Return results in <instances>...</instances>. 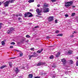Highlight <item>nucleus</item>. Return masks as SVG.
Segmentation results:
<instances>
[{
    "label": "nucleus",
    "instance_id": "nucleus-31",
    "mask_svg": "<svg viewBox=\"0 0 78 78\" xmlns=\"http://www.w3.org/2000/svg\"><path fill=\"white\" fill-rule=\"evenodd\" d=\"M55 23H58V20H55Z\"/></svg>",
    "mask_w": 78,
    "mask_h": 78
},
{
    "label": "nucleus",
    "instance_id": "nucleus-42",
    "mask_svg": "<svg viewBox=\"0 0 78 78\" xmlns=\"http://www.w3.org/2000/svg\"><path fill=\"white\" fill-rule=\"evenodd\" d=\"M46 38H47V39H49V38H50V37H46Z\"/></svg>",
    "mask_w": 78,
    "mask_h": 78
},
{
    "label": "nucleus",
    "instance_id": "nucleus-9",
    "mask_svg": "<svg viewBox=\"0 0 78 78\" xmlns=\"http://www.w3.org/2000/svg\"><path fill=\"white\" fill-rule=\"evenodd\" d=\"M43 6H44V7H48L49 5L46 3H45L43 5Z\"/></svg>",
    "mask_w": 78,
    "mask_h": 78
},
{
    "label": "nucleus",
    "instance_id": "nucleus-23",
    "mask_svg": "<svg viewBox=\"0 0 78 78\" xmlns=\"http://www.w3.org/2000/svg\"><path fill=\"white\" fill-rule=\"evenodd\" d=\"M14 30V29L13 28V27H12L10 28V31H11V32H12V31H13V30Z\"/></svg>",
    "mask_w": 78,
    "mask_h": 78
},
{
    "label": "nucleus",
    "instance_id": "nucleus-20",
    "mask_svg": "<svg viewBox=\"0 0 78 78\" xmlns=\"http://www.w3.org/2000/svg\"><path fill=\"white\" fill-rule=\"evenodd\" d=\"M42 64L41 62H39L37 64V66H41Z\"/></svg>",
    "mask_w": 78,
    "mask_h": 78
},
{
    "label": "nucleus",
    "instance_id": "nucleus-18",
    "mask_svg": "<svg viewBox=\"0 0 78 78\" xmlns=\"http://www.w3.org/2000/svg\"><path fill=\"white\" fill-rule=\"evenodd\" d=\"M63 34H59L57 35V36H62Z\"/></svg>",
    "mask_w": 78,
    "mask_h": 78
},
{
    "label": "nucleus",
    "instance_id": "nucleus-22",
    "mask_svg": "<svg viewBox=\"0 0 78 78\" xmlns=\"http://www.w3.org/2000/svg\"><path fill=\"white\" fill-rule=\"evenodd\" d=\"M28 57H29V59H31V58H33V57L32 56V55H29L28 56Z\"/></svg>",
    "mask_w": 78,
    "mask_h": 78
},
{
    "label": "nucleus",
    "instance_id": "nucleus-28",
    "mask_svg": "<svg viewBox=\"0 0 78 78\" xmlns=\"http://www.w3.org/2000/svg\"><path fill=\"white\" fill-rule=\"evenodd\" d=\"M30 50H32L33 51H34V48H31L30 49Z\"/></svg>",
    "mask_w": 78,
    "mask_h": 78
},
{
    "label": "nucleus",
    "instance_id": "nucleus-25",
    "mask_svg": "<svg viewBox=\"0 0 78 78\" xmlns=\"http://www.w3.org/2000/svg\"><path fill=\"white\" fill-rule=\"evenodd\" d=\"M55 33L56 34H58V33H59V30H57L55 31Z\"/></svg>",
    "mask_w": 78,
    "mask_h": 78
},
{
    "label": "nucleus",
    "instance_id": "nucleus-36",
    "mask_svg": "<svg viewBox=\"0 0 78 78\" xmlns=\"http://www.w3.org/2000/svg\"><path fill=\"white\" fill-rule=\"evenodd\" d=\"M51 1L52 2H56V0H51Z\"/></svg>",
    "mask_w": 78,
    "mask_h": 78
},
{
    "label": "nucleus",
    "instance_id": "nucleus-5",
    "mask_svg": "<svg viewBox=\"0 0 78 78\" xmlns=\"http://www.w3.org/2000/svg\"><path fill=\"white\" fill-rule=\"evenodd\" d=\"M36 11L38 13V15L39 16H41V10H39V9H36Z\"/></svg>",
    "mask_w": 78,
    "mask_h": 78
},
{
    "label": "nucleus",
    "instance_id": "nucleus-26",
    "mask_svg": "<svg viewBox=\"0 0 78 78\" xmlns=\"http://www.w3.org/2000/svg\"><path fill=\"white\" fill-rule=\"evenodd\" d=\"M26 37H27V38H30V36L28 35H27L26 36Z\"/></svg>",
    "mask_w": 78,
    "mask_h": 78
},
{
    "label": "nucleus",
    "instance_id": "nucleus-49",
    "mask_svg": "<svg viewBox=\"0 0 78 78\" xmlns=\"http://www.w3.org/2000/svg\"><path fill=\"white\" fill-rule=\"evenodd\" d=\"M0 5H1V2H0Z\"/></svg>",
    "mask_w": 78,
    "mask_h": 78
},
{
    "label": "nucleus",
    "instance_id": "nucleus-33",
    "mask_svg": "<svg viewBox=\"0 0 78 78\" xmlns=\"http://www.w3.org/2000/svg\"><path fill=\"white\" fill-rule=\"evenodd\" d=\"M65 17H67L69 16V15H68V14H66L65 15Z\"/></svg>",
    "mask_w": 78,
    "mask_h": 78
},
{
    "label": "nucleus",
    "instance_id": "nucleus-6",
    "mask_svg": "<svg viewBox=\"0 0 78 78\" xmlns=\"http://www.w3.org/2000/svg\"><path fill=\"white\" fill-rule=\"evenodd\" d=\"M53 18H54V17L53 16H49L48 18V21H49V22L53 21Z\"/></svg>",
    "mask_w": 78,
    "mask_h": 78
},
{
    "label": "nucleus",
    "instance_id": "nucleus-2",
    "mask_svg": "<svg viewBox=\"0 0 78 78\" xmlns=\"http://www.w3.org/2000/svg\"><path fill=\"white\" fill-rule=\"evenodd\" d=\"M72 3H73V2L72 1L66 2L65 3V6L66 7H69V6H70L72 5Z\"/></svg>",
    "mask_w": 78,
    "mask_h": 78
},
{
    "label": "nucleus",
    "instance_id": "nucleus-17",
    "mask_svg": "<svg viewBox=\"0 0 78 78\" xmlns=\"http://www.w3.org/2000/svg\"><path fill=\"white\" fill-rule=\"evenodd\" d=\"M29 78H33V75L31 74H30L29 75Z\"/></svg>",
    "mask_w": 78,
    "mask_h": 78
},
{
    "label": "nucleus",
    "instance_id": "nucleus-44",
    "mask_svg": "<svg viewBox=\"0 0 78 78\" xmlns=\"http://www.w3.org/2000/svg\"><path fill=\"white\" fill-rule=\"evenodd\" d=\"M16 17H19V15L18 14H17L16 15Z\"/></svg>",
    "mask_w": 78,
    "mask_h": 78
},
{
    "label": "nucleus",
    "instance_id": "nucleus-14",
    "mask_svg": "<svg viewBox=\"0 0 78 78\" xmlns=\"http://www.w3.org/2000/svg\"><path fill=\"white\" fill-rule=\"evenodd\" d=\"M60 52H58L57 54L56 55V57H59V55H60Z\"/></svg>",
    "mask_w": 78,
    "mask_h": 78
},
{
    "label": "nucleus",
    "instance_id": "nucleus-48",
    "mask_svg": "<svg viewBox=\"0 0 78 78\" xmlns=\"http://www.w3.org/2000/svg\"><path fill=\"white\" fill-rule=\"evenodd\" d=\"M15 51H18V50H16Z\"/></svg>",
    "mask_w": 78,
    "mask_h": 78
},
{
    "label": "nucleus",
    "instance_id": "nucleus-35",
    "mask_svg": "<svg viewBox=\"0 0 78 78\" xmlns=\"http://www.w3.org/2000/svg\"><path fill=\"white\" fill-rule=\"evenodd\" d=\"M2 23H0V29L1 28V27H2Z\"/></svg>",
    "mask_w": 78,
    "mask_h": 78
},
{
    "label": "nucleus",
    "instance_id": "nucleus-47",
    "mask_svg": "<svg viewBox=\"0 0 78 78\" xmlns=\"http://www.w3.org/2000/svg\"><path fill=\"white\" fill-rule=\"evenodd\" d=\"M30 11H32V10L30 9Z\"/></svg>",
    "mask_w": 78,
    "mask_h": 78
},
{
    "label": "nucleus",
    "instance_id": "nucleus-24",
    "mask_svg": "<svg viewBox=\"0 0 78 78\" xmlns=\"http://www.w3.org/2000/svg\"><path fill=\"white\" fill-rule=\"evenodd\" d=\"M54 58V56H53V55H51L50 57L49 58H50V59H53V58Z\"/></svg>",
    "mask_w": 78,
    "mask_h": 78
},
{
    "label": "nucleus",
    "instance_id": "nucleus-32",
    "mask_svg": "<svg viewBox=\"0 0 78 78\" xmlns=\"http://www.w3.org/2000/svg\"><path fill=\"white\" fill-rule=\"evenodd\" d=\"M76 66H78V61L76 62Z\"/></svg>",
    "mask_w": 78,
    "mask_h": 78
},
{
    "label": "nucleus",
    "instance_id": "nucleus-53",
    "mask_svg": "<svg viewBox=\"0 0 78 78\" xmlns=\"http://www.w3.org/2000/svg\"><path fill=\"white\" fill-rule=\"evenodd\" d=\"M49 47H51V46H49Z\"/></svg>",
    "mask_w": 78,
    "mask_h": 78
},
{
    "label": "nucleus",
    "instance_id": "nucleus-38",
    "mask_svg": "<svg viewBox=\"0 0 78 78\" xmlns=\"http://www.w3.org/2000/svg\"><path fill=\"white\" fill-rule=\"evenodd\" d=\"M40 6H41V5H40V4H38L37 5V7H40Z\"/></svg>",
    "mask_w": 78,
    "mask_h": 78
},
{
    "label": "nucleus",
    "instance_id": "nucleus-1",
    "mask_svg": "<svg viewBox=\"0 0 78 78\" xmlns=\"http://www.w3.org/2000/svg\"><path fill=\"white\" fill-rule=\"evenodd\" d=\"M14 2V0L8 1L6 2L5 3H4V6H5V7H7V6H9V3H13Z\"/></svg>",
    "mask_w": 78,
    "mask_h": 78
},
{
    "label": "nucleus",
    "instance_id": "nucleus-21",
    "mask_svg": "<svg viewBox=\"0 0 78 78\" xmlns=\"http://www.w3.org/2000/svg\"><path fill=\"white\" fill-rule=\"evenodd\" d=\"M1 43L2 45H5V41H2Z\"/></svg>",
    "mask_w": 78,
    "mask_h": 78
},
{
    "label": "nucleus",
    "instance_id": "nucleus-3",
    "mask_svg": "<svg viewBox=\"0 0 78 78\" xmlns=\"http://www.w3.org/2000/svg\"><path fill=\"white\" fill-rule=\"evenodd\" d=\"M24 16L25 17H27V16H28L29 17H31L33 16V15L31 14V13H30V12H27V13H25L24 14Z\"/></svg>",
    "mask_w": 78,
    "mask_h": 78
},
{
    "label": "nucleus",
    "instance_id": "nucleus-46",
    "mask_svg": "<svg viewBox=\"0 0 78 78\" xmlns=\"http://www.w3.org/2000/svg\"><path fill=\"white\" fill-rule=\"evenodd\" d=\"M73 8H75V6H73Z\"/></svg>",
    "mask_w": 78,
    "mask_h": 78
},
{
    "label": "nucleus",
    "instance_id": "nucleus-7",
    "mask_svg": "<svg viewBox=\"0 0 78 78\" xmlns=\"http://www.w3.org/2000/svg\"><path fill=\"white\" fill-rule=\"evenodd\" d=\"M61 61L62 62L63 65H65L66 64V60L65 58H63L61 60Z\"/></svg>",
    "mask_w": 78,
    "mask_h": 78
},
{
    "label": "nucleus",
    "instance_id": "nucleus-12",
    "mask_svg": "<svg viewBox=\"0 0 78 78\" xmlns=\"http://www.w3.org/2000/svg\"><path fill=\"white\" fill-rule=\"evenodd\" d=\"M42 50H43V49H41V50H38L37 51V53H41L42 51Z\"/></svg>",
    "mask_w": 78,
    "mask_h": 78
},
{
    "label": "nucleus",
    "instance_id": "nucleus-41",
    "mask_svg": "<svg viewBox=\"0 0 78 78\" xmlns=\"http://www.w3.org/2000/svg\"><path fill=\"white\" fill-rule=\"evenodd\" d=\"M34 78H40V77H37V76H36V77H34Z\"/></svg>",
    "mask_w": 78,
    "mask_h": 78
},
{
    "label": "nucleus",
    "instance_id": "nucleus-40",
    "mask_svg": "<svg viewBox=\"0 0 78 78\" xmlns=\"http://www.w3.org/2000/svg\"><path fill=\"white\" fill-rule=\"evenodd\" d=\"M53 67H54V68H56V67L55 66H52Z\"/></svg>",
    "mask_w": 78,
    "mask_h": 78
},
{
    "label": "nucleus",
    "instance_id": "nucleus-30",
    "mask_svg": "<svg viewBox=\"0 0 78 78\" xmlns=\"http://www.w3.org/2000/svg\"><path fill=\"white\" fill-rule=\"evenodd\" d=\"M20 56L21 57V56H23V53H21L20 54Z\"/></svg>",
    "mask_w": 78,
    "mask_h": 78
},
{
    "label": "nucleus",
    "instance_id": "nucleus-16",
    "mask_svg": "<svg viewBox=\"0 0 78 78\" xmlns=\"http://www.w3.org/2000/svg\"><path fill=\"white\" fill-rule=\"evenodd\" d=\"M7 33L8 34H10L11 33H12V32H11V30H8L7 31Z\"/></svg>",
    "mask_w": 78,
    "mask_h": 78
},
{
    "label": "nucleus",
    "instance_id": "nucleus-4",
    "mask_svg": "<svg viewBox=\"0 0 78 78\" xmlns=\"http://www.w3.org/2000/svg\"><path fill=\"white\" fill-rule=\"evenodd\" d=\"M43 11L44 12V13H47V12H48L49 11H50V9H49V8H45L44 9Z\"/></svg>",
    "mask_w": 78,
    "mask_h": 78
},
{
    "label": "nucleus",
    "instance_id": "nucleus-51",
    "mask_svg": "<svg viewBox=\"0 0 78 78\" xmlns=\"http://www.w3.org/2000/svg\"><path fill=\"white\" fill-rule=\"evenodd\" d=\"M16 57H14V58H12V59H13V58H15Z\"/></svg>",
    "mask_w": 78,
    "mask_h": 78
},
{
    "label": "nucleus",
    "instance_id": "nucleus-37",
    "mask_svg": "<svg viewBox=\"0 0 78 78\" xmlns=\"http://www.w3.org/2000/svg\"><path fill=\"white\" fill-rule=\"evenodd\" d=\"M19 16L20 17H21V16H22V14H21V13H19Z\"/></svg>",
    "mask_w": 78,
    "mask_h": 78
},
{
    "label": "nucleus",
    "instance_id": "nucleus-10",
    "mask_svg": "<svg viewBox=\"0 0 78 78\" xmlns=\"http://www.w3.org/2000/svg\"><path fill=\"white\" fill-rule=\"evenodd\" d=\"M7 67L6 65H3L0 67V69H3L5 68V67Z\"/></svg>",
    "mask_w": 78,
    "mask_h": 78
},
{
    "label": "nucleus",
    "instance_id": "nucleus-27",
    "mask_svg": "<svg viewBox=\"0 0 78 78\" xmlns=\"http://www.w3.org/2000/svg\"><path fill=\"white\" fill-rule=\"evenodd\" d=\"M11 45H15V43L14 42H12L10 43Z\"/></svg>",
    "mask_w": 78,
    "mask_h": 78
},
{
    "label": "nucleus",
    "instance_id": "nucleus-50",
    "mask_svg": "<svg viewBox=\"0 0 78 78\" xmlns=\"http://www.w3.org/2000/svg\"><path fill=\"white\" fill-rule=\"evenodd\" d=\"M74 33H75L76 32L75 31H74Z\"/></svg>",
    "mask_w": 78,
    "mask_h": 78
},
{
    "label": "nucleus",
    "instance_id": "nucleus-13",
    "mask_svg": "<svg viewBox=\"0 0 78 78\" xmlns=\"http://www.w3.org/2000/svg\"><path fill=\"white\" fill-rule=\"evenodd\" d=\"M34 2V0H29L28 1V3H33Z\"/></svg>",
    "mask_w": 78,
    "mask_h": 78
},
{
    "label": "nucleus",
    "instance_id": "nucleus-52",
    "mask_svg": "<svg viewBox=\"0 0 78 78\" xmlns=\"http://www.w3.org/2000/svg\"><path fill=\"white\" fill-rule=\"evenodd\" d=\"M76 59H78V57L77 58H76Z\"/></svg>",
    "mask_w": 78,
    "mask_h": 78
},
{
    "label": "nucleus",
    "instance_id": "nucleus-39",
    "mask_svg": "<svg viewBox=\"0 0 78 78\" xmlns=\"http://www.w3.org/2000/svg\"><path fill=\"white\" fill-rule=\"evenodd\" d=\"M39 28V26H37L35 27V28Z\"/></svg>",
    "mask_w": 78,
    "mask_h": 78
},
{
    "label": "nucleus",
    "instance_id": "nucleus-15",
    "mask_svg": "<svg viewBox=\"0 0 78 78\" xmlns=\"http://www.w3.org/2000/svg\"><path fill=\"white\" fill-rule=\"evenodd\" d=\"M72 53V51H68V54L70 55Z\"/></svg>",
    "mask_w": 78,
    "mask_h": 78
},
{
    "label": "nucleus",
    "instance_id": "nucleus-45",
    "mask_svg": "<svg viewBox=\"0 0 78 78\" xmlns=\"http://www.w3.org/2000/svg\"><path fill=\"white\" fill-rule=\"evenodd\" d=\"M10 48H13V46H10Z\"/></svg>",
    "mask_w": 78,
    "mask_h": 78
},
{
    "label": "nucleus",
    "instance_id": "nucleus-19",
    "mask_svg": "<svg viewBox=\"0 0 78 78\" xmlns=\"http://www.w3.org/2000/svg\"><path fill=\"white\" fill-rule=\"evenodd\" d=\"M9 66H10V67H12V63H11V62H9Z\"/></svg>",
    "mask_w": 78,
    "mask_h": 78
},
{
    "label": "nucleus",
    "instance_id": "nucleus-34",
    "mask_svg": "<svg viewBox=\"0 0 78 78\" xmlns=\"http://www.w3.org/2000/svg\"><path fill=\"white\" fill-rule=\"evenodd\" d=\"M75 14V13H73L72 14V16H73Z\"/></svg>",
    "mask_w": 78,
    "mask_h": 78
},
{
    "label": "nucleus",
    "instance_id": "nucleus-43",
    "mask_svg": "<svg viewBox=\"0 0 78 78\" xmlns=\"http://www.w3.org/2000/svg\"><path fill=\"white\" fill-rule=\"evenodd\" d=\"M21 18L20 17L18 18V20H21Z\"/></svg>",
    "mask_w": 78,
    "mask_h": 78
},
{
    "label": "nucleus",
    "instance_id": "nucleus-8",
    "mask_svg": "<svg viewBox=\"0 0 78 78\" xmlns=\"http://www.w3.org/2000/svg\"><path fill=\"white\" fill-rule=\"evenodd\" d=\"M33 55H32V58L33 57H36L37 56H38V54L36 53V52H33Z\"/></svg>",
    "mask_w": 78,
    "mask_h": 78
},
{
    "label": "nucleus",
    "instance_id": "nucleus-29",
    "mask_svg": "<svg viewBox=\"0 0 78 78\" xmlns=\"http://www.w3.org/2000/svg\"><path fill=\"white\" fill-rule=\"evenodd\" d=\"M70 62L71 64H72L73 62V61L72 60H70Z\"/></svg>",
    "mask_w": 78,
    "mask_h": 78
},
{
    "label": "nucleus",
    "instance_id": "nucleus-11",
    "mask_svg": "<svg viewBox=\"0 0 78 78\" xmlns=\"http://www.w3.org/2000/svg\"><path fill=\"white\" fill-rule=\"evenodd\" d=\"M15 72L16 73H18L19 72V70L18 69V68H16L15 69Z\"/></svg>",
    "mask_w": 78,
    "mask_h": 78
}]
</instances>
